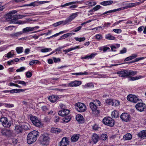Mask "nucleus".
<instances>
[{
  "label": "nucleus",
  "mask_w": 146,
  "mask_h": 146,
  "mask_svg": "<svg viewBox=\"0 0 146 146\" xmlns=\"http://www.w3.org/2000/svg\"><path fill=\"white\" fill-rule=\"evenodd\" d=\"M79 134L74 135L71 138V141L74 142L77 141L79 138Z\"/></svg>",
  "instance_id": "25"
},
{
  "label": "nucleus",
  "mask_w": 146,
  "mask_h": 146,
  "mask_svg": "<svg viewBox=\"0 0 146 146\" xmlns=\"http://www.w3.org/2000/svg\"><path fill=\"white\" fill-rule=\"evenodd\" d=\"M75 106L76 109L79 112H84L86 110V106L83 103L81 102L77 103L75 104Z\"/></svg>",
  "instance_id": "4"
},
{
  "label": "nucleus",
  "mask_w": 146,
  "mask_h": 146,
  "mask_svg": "<svg viewBox=\"0 0 146 146\" xmlns=\"http://www.w3.org/2000/svg\"><path fill=\"white\" fill-rule=\"evenodd\" d=\"M82 28V26H80L76 28L73 31L75 32H77L79 31Z\"/></svg>",
  "instance_id": "62"
},
{
  "label": "nucleus",
  "mask_w": 146,
  "mask_h": 146,
  "mask_svg": "<svg viewBox=\"0 0 146 146\" xmlns=\"http://www.w3.org/2000/svg\"><path fill=\"white\" fill-rule=\"evenodd\" d=\"M70 112V111L67 109H63L62 110L59 111L58 112V114L62 116H64L68 115Z\"/></svg>",
  "instance_id": "17"
},
{
  "label": "nucleus",
  "mask_w": 146,
  "mask_h": 146,
  "mask_svg": "<svg viewBox=\"0 0 146 146\" xmlns=\"http://www.w3.org/2000/svg\"><path fill=\"white\" fill-rule=\"evenodd\" d=\"M99 139V136L96 133H94L92 137V140L94 144L96 143Z\"/></svg>",
  "instance_id": "20"
},
{
  "label": "nucleus",
  "mask_w": 146,
  "mask_h": 146,
  "mask_svg": "<svg viewBox=\"0 0 146 146\" xmlns=\"http://www.w3.org/2000/svg\"><path fill=\"white\" fill-rule=\"evenodd\" d=\"M9 85L10 86H15L18 87V88H21V87L19 85H18L17 84H14V83H12V82H11L9 83Z\"/></svg>",
  "instance_id": "64"
},
{
  "label": "nucleus",
  "mask_w": 146,
  "mask_h": 146,
  "mask_svg": "<svg viewBox=\"0 0 146 146\" xmlns=\"http://www.w3.org/2000/svg\"><path fill=\"white\" fill-rule=\"evenodd\" d=\"M107 137L108 136L107 135L105 134H102L101 135V139L103 140H106L107 139Z\"/></svg>",
  "instance_id": "47"
},
{
  "label": "nucleus",
  "mask_w": 146,
  "mask_h": 146,
  "mask_svg": "<svg viewBox=\"0 0 146 146\" xmlns=\"http://www.w3.org/2000/svg\"><path fill=\"white\" fill-rule=\"evenodd\" d=\"M142 77L141 76H136V77H132L131 78V80H138Z\"/></svg>",
  "instance_id": "52"
},
{
  "label": "nucleus",
  "mask_w": 146,
  "mask_h": 146,
  "mask_svg": "<svg viewBox=\"0 0 146 146\" xmlns=\"http://www.w3.org/2000/svg\"><path fill=\"white\" fill-rule=\"evenodd\" d=\"M5 106L7 108H12L14 106V105L13 104H5Z\"/></svg>",
  "instance_id": "54"
},
{
  "label": "nucleus",
  "mask_w": 146,
  "mask_h": 146,
  "mask_svg": "<svg viewBox=\"0 0 146 146\" xmlns=\"http://www.w3.org/2000/svg\"><path fill=\"white\" fill-rule=\"evenodd\" d=\"M101 6L100 5H97L93 8V10H94V11H96L100 9L101 8Z\"/></svg>",
  "instance_id": "49"
},
{
  "label": "nucleus",
  "mask_w": 146,
  "mask_h": 146,
  "mask_svg": "<svg viewBox=\"0 0 146 146\" xmlns=\"http://www.w3.org/2000/svg\"><path fill=\"white\" fill-rule=\"evenodd\" d=\"M49 2L50 1H35L31 3V7L33 6L35 7L36 6H38L40 5H42L43 4L49 3Z\"/></svg>",
  "instance_id": "14"
},
{
  "label": "nucleus",
  "mask_w": 146,
  "mask_h": 146,
  "mask_svg": "<svg viewBox=\"0 0 146 146\" xmlns=\"http://www.w3.org/2000/svg\"><path fill=\"white\" fill-rule=\"evenodd\" d=\"M61 25L62 24L63 25H65L69 23L67 19L65 20L61 21Z\"/></svg>",
  "instance_id": "56"
},
{
  "label": "nucleus",
  "mask_w": 146,
  "mask_h": 146,
  "mask_svg": "<svg viewBox=\"0 0 146 146\" xmlns=\"http://www.w3.org/2000/svg\"><path fill=\"white\" fill-rule=\"evenodd\" d=\"M121 10V8H119L117 9L108 11H107L106 12H105L104 13H102V14H101V15H105V14H107L108 13H111L115 12H116L118 11H119V10Z\"/></svg>",
  "instance_id": "30"
},
{
  "label": "nucleus",
  "mask_w": 146,
  "mask_h": 146,
  "mask_svg": "<svg viewBox=\"0 0 146 146\" xmlns=\"http://www.w3.org/2000/svg\"><path fill=\"white\" fill-rule=\"evenodd\" d=\"M60 130L59 129L52 127L51 129V132L52 133H58L60 132Z\"/></svg>",
  "instance_id": "27"
},
{
  "label": "nucleus",
  "mask_w": 146,
  "mask_h": 146,
  "mask_svg": "<svg viewBox=\"0 0 146 146\" xmlns=\"http://www.w3.org/2000/svg\"><path fill=\"white\" fill-rule=\"evenodd\" d=\"M78 13V12H76L72 13L67 18L69 22H71L77 16Z\"/></svg>",
  "instance_id": "19"
},
{
  "label": "nucleus",
  "mask_w": 146,
  "mask_h": 146,
  "mask_svg": "<svg viewBox=\"0 0 146 146\" xmlns=\"http://www.w3.org/2000/svg\"><path fill=\"white\" fill-rule=\"evenodd\" d=\"M69 36H70V35L69 34V33H68L62 35L61 36V38H62V39H64L66 38H67Z\"/></svg>",
  "instance_id": "58"
},
{
  "label": "nucleus",
  "mask_w": 146,
  "mask_h": 146,
  "mask_svg": "<svg viewBox=\"0 0 146 146\" xmlns=\"http://www.w3.org/2000/svg\"><path fill=\"white\" fill-rule=\"evenodd\" d=\"M94 85L91 83H89L86 84L84 86V88H86L88 87H94Z\"/></svg>",
  "instance_id": "37"
},
{
  "label": "nucleus",
  "mask_w": 146,
  "mask_h": 146,
  "mask_svg": "<svg viewBox=\"0 0 146 146\" xmlns=\"http://www.w3.org/2000/svg\"><path fill=\"white\" fill-rule=\"evenodd\" d=\"M127 99L128 100L131 102L134 103L137 102L139 101V100L136 96L132 95H128L127 97Z\"/></svg>",
  "instance_id": "11"
},
{
  "label": "nucleus",
  "mask_w": 146,
  "mask_h": 146,
  "mask_svg": "<svg viewBox=\"0 0 146 146\" xmlns=\"http://www.w3.org/2000/svg\"><path fill=\"white\" fill-rule=\"evenodd\" d=\"M127 52V49L126 48L124 47L123 48L122 50H120V53L121 54H123L124 53H125Z\"/></svg>",
  "instance_id": "60"
},
{
  "label": "nucleus",
  "mask_w": 146,
  "mask_h": 146,
  "mask_svg": "<svg viewBox=\"0 0 146 146\" xmlns=\"http://www.w3.org/2000/svg\"><path fill=\"white\" fill-rule=\"evenodd\" d=\"M40 142L41 144L43 146H46L48 145L50 138L47 134H44L40 137Z\"/></svg>",
  "instance_id": "3"
},
{
  "label": "nucleus",
  "mask_w": 146,
  "mask_h": 146,
  "mask_svg": "<svg viewBox=\"0 0 146 146\" xmlns=\"http://www.w3.org/2000/svg\"><path fill=\"white\" fill-rule=\"evenodd\" d=\"M137 73L136 71L131 70H122L117 72L116 74L120 77L126 78L130 76H133Z\"/></svg>",
  "instance_id": "1"
},
{
  "label": "nucleus",
  "mask_w": 146,
  "mask_h": 146,
  "mask_svg": "<svg viewBox=\"0 0 146 146\" xmlns=\"http://www.w3.org/2000/svg\"><path fill=\"white\" fill-rule=\"evenodd\" d=\"M30 119L33 124L35 126L39 127L42 126V124L36 117L32 115L30 116Z\"/></svg>",
  "instance_id": "6"
},
{
  "label": "nucleus",
  "mask_w": 146,
  "mask_h": 146,
  "mask_svg": "<svg viewBox=\"0 0 146 146\" xmlns=\"http://www.w3.org/2000/svg\"><path fill=\"white\" fill-rule=\"evenodd\" d=\"M112 100L111 99H107L106 100V103L109 105L112 104Z\"/></svg>",
  "instance_id": "51"
},
{
  "label": "nucleus",
  "mask_w": 146,
  "mask_h": 146,
  "mask_svg": "<svg viewBox=\"0 0 146 146\" xmlns=\"http://www.w3.org/2000/svg\"><path fill=\"white\" fill-rule=\"evenodd\" d=\"M146 58V57H140L139 58H136L134 60L131 62H130V63H134L135 62H137L140 60H143Z\"/></svg>",
  "instance_id": "39"
},
{
  "label": "nucleus",
  "mask_w": 146,
  "mask_h": 146,
  "mask_svg": "<svg viewBox=\"0 0 146 146\" xmlns=\"http://www.w3.org/2000/svg\"><path fill=\"white\" fill-rule=\"evenodd\" d=\"M17 83L19 84H21L24 86H26V83L24 81L21 80H18Z\"/></svg>",
  "instance_id": "55"
},
{
  "label": "nucleus",
  "mask_w": 146,
  "mask_h": 146,
  "mask_svg": "<svg viewBox=\"0 0 146 146\" xmlns=\"http://www.w3.org/2000/svg\"><path fill=\"white\" fill-rule=\"evenodd\" d=\"M110 50V48L109 47L104 46L103 47L102 50L104 52H106L108 50ZM100 50H102L101 49H100Z\"/></svg>",
  "instance_id": "61"
},
{
  "label": "nucleus",
  "mask_w": 146,
  "mask_h": 146,
  "mask_svg": "<svg viewBox=\"0 0 146 146\" xmlns=\"http://www.w3.org/2000/svg\"><path fill=\"white\" fill-rule=\"evenodd\" d=\"M53 59L54 62L56 63L60 61L61 60L60 58H56L55 57L53 58Z\"/></svg>",
  "instance_id": "57"
},
{
  "label": "nucleus",
  "mask_w": 146,
  "mask_h": 146,
  "mask_svg": "<svg viewBox=\"0 0 146 146\" xmlns=\"http://www.w3.org/2000/svg\"><path fill=\"white\" fill-rule=\"evenodd\" d=\"M10 142H12V144L14 145L17 143L18 142L17 140V139L14 138L11 139H10L9 140Z\"/></svg>",
  "instance_id": "41"
},
{
  "label": "nucleus",
  "mask_w": 146,
  "mask_h": 146,
  "mask_svg": "<svg viewBox=\"0 0 146 146\" xmlns=\"http://www.w3.org/2000/svg\"><path fill=\"white\" fill-rule=\"evenodd\" d=\"M70 119L71 117L70 116H67L63 119V121L66 123H67L70 121Z\"/></svg>",
  "instance_id": "44"
},
{
  "label": "nucleus",
  "mask_w": 146,
  "mask_h": 146,
  "mask_svg": "<svg viewBox=\"0 0 146 146\" xmlns=\"http://www.w3.org/2000/svg\"><path fill=\"white\" fill-rule=\"evenodd\" d=\"M120 104L119 102L117 100H113L112 102V105L113 106H119Z\"/></svg>",
  "instance_id": "34"
},
{
  "label": "nucleus",
  "mask_w": 146,
  "mask_h": 146,
  "mask_svg": "<svg viewBox=\"0 0 146 146\" xmlns=\"http://www.w3.org/2000/svg\"><path fill=\"white\" fill-rule=\"evenodd\" d=\"M22 34V32H19L11 34V36L13 37H17L21 35Z\"/></svg>",
  "instance_id": "43"
},
{
  "label": "nucleus",
  "mask_w": 146,
  "mask_h": 146,
  "mask_svg": "<svg viewBox=\"0 0 146 146\" xmlns=\"http://www.w3.org/2000/svg\"><path fill=\"white\" fill-rule=\"evenodd\" d=\"M58 98V96L52 95L49 96L48 99L52 102L54 103L57 101Z\"/></svg>",
  "instance_id": "21"
},
{
  "label": "nucleus",
  "mask_w": 146,
  "mask_h": 146,
  "mask_svg": "<svg viewBox=\"0 0 146 146\" xmlns=\"http://www.w3.org/2000/svg\"><path fill=\"white\" fill-rule=\"evenodd\" d=\"M25 67H21L19 69H17L16 70V71L17 72H22L25 70Z\"/></svg>",
  "instance_id": "50"
},
{
  "label": "nucleus",
  "mask_w": 146,
  "mask_h": 146,
  "mask_svg": "<svg viewBox=\"0 0 146 146\" xmlns=\"http://www.w3.org/2000/svg\"><path fill=\"white\" fill-rule=\"evenodd\" d=\"M78 3V2L76 1H73L70 2L66 3L64 5H62L61 6L62 7H64L66 6H68L71 5H73V4H76Z\"/></svg>",
  "instance_id": "33"
},
{
  "label": "nucleus",
  "mask_w": 146,
  "mask_h": 146,
  "mask_svg": "<svg viewBox=\"0 0 146 146\" xmlns=\"http://www.w3.org/2000/svg\"><path fill=\"white\" fill-rule=\"evenodd\" d=\"M39 62V61L38 60H33L30 61L29 62V64L30 65L32 66L34 64H37Z\"/></svg>",
  "instance_id": "42"
},
{
  "label": "nucleus",
  "mask_w": 146,
  "mask_h": 146,
  "mask_svg": "<svg viewBox=\"0 0 146 146\" xmlns=\"http://www.w3.org/2000/svg\"><path fill=\"white\" fill-rule=\"evenodd\" d=\"M97 54L96 53H92L90 55H88V59H92L94 58L95 56Z\"/></svg>",
  "instance_id": "45"
},
{
  "label": "nucleus",
  "mask_w": 146,
  "mask_h": 146,
  "mask_svg": "<svg viewBox=\"0 0 146 146\" xmlns=\"http://www.w3.org/2000/svg\"><path fill=\"white\" fill-rule=\"evenodd\" d=\"M113 3V1L112 0L106 1L101 2L100 4L104 6H106L112 4Z\"/></svg>",
  "instance_id": "22"
},
{
  "label": "nucleus",
  "mask_w": 146,
  "mask_h": 146,
  "mask_svg": "<svg viewBox=\"0 0 146 146\" xmlns=\"http://www.w3.org/2000/svg\"><path fill=\"white\" fill-rule=\"evenodd\" d=\"M95 37L98 40H100L101 39L103 38L102 35L100 34H97L95 36Z\"/></svg>",
  "instance_id": "46"
},
{
  "label": "nucleus",
  "mask_w": 146,
  "mask_h": 146,
  "mask_svg": "<svg viewBox=\"0 0 146 146\" xmlns=\"http://www.w3.org/2000/svg\"><path fill=\"white\" fill-rule=\"evenodd\" d=\"M73 75H87L88 74V72H80L79 73H72V74Z\"/></svg>",
  "instance_id": "36"
},
{
  "label": "nucleus",
  "mask_w": 146,
  "mask_h": 146,
  "mask_svg": "<svg viewBox=\"0 0 146 146\" xmlns=\"http://www.w3.org/2000/svg\"><path fill=\"white\" fill-rule=\"evenodd\" d=\"M141 2L129 3V8L135 7L141 4Z\"/></svg>",
  "instance_id": "32"
},
{
  "label": "nucleus",
  "mask_w": 146,
  "mask_h": 146,
  "mask_svg": "<svg viewBox=\"0 0 146 146\" xmlns=\"http://www.w3.org/2000/svg\"><path fill=\"white\" fill-rule=\"evenodd\" d=\"M25 16L23 15H13L12 23H16V20L19 19H21Z\"/></svg>",
  "instance_id": "18"
},
{
  "label": "nucleus",
  "mask_w": 146,
  "mask_h": 146,
  "mask_svg": "<svg viewBox=\"0 0 146 146\" xmlns=\"http://www.w3.org/2000/svg\"><path fill=\"white\" fill-rule=\"evenodd\" d=\"M1 133L3 135L8 137H11L13 134L12 131L6 129H2L1 130Z\"/></svg>",
  "instance_id": "10"
},
{
  "label": "nucleus",
  "mask_w": 146,
  "mask_h": 146,
  "mask_svg": "<svg viewBox=\"0 0 146 146\" xmlns=\"http://www.w3.org/2000/svg\"><path fill=\"white\" fill-rule=\"evenodd\" d=\"M26 74L27 77L28 78L31 77L32 75V73L31 72L29 71L27 72Z\"/></svg>",
  "instance_id": "63"
},
{
  "label": "nucleus",
  "mask_w": 146,
  "mask_h": 146,
  "mask_svg": "<svg viewBox=\"0 0 146 146\" xmlns=\"http://www.w3.org/2000/svg\"><path fill=\"white\" fill-rule=\"evenodd\" d=\"M76 119L80 123H82L84 122V119L82 115L78 114L76 116Z\"/></svg>",
  "instance_id": "24"
},
{
  "label": "nucleus",
  "mask_w": 146,
  "mask_h": 146,
  "mask_svg": "<svg viewBox=\"0 0 146 146\" xmlns=\"http://www.w3.org/2000/svg\"><path fill=\"white\" fill-rule=\"evenodd\" d=\"M132 138V135L129 133H128L126 134L123 136V138L125 140H131Z\"/></svg>",
  "instance_id": "26"
},
{
  "label": "nucleus",
  "mask_w": 146,
  "mask_h": 146,
  "mask_svg": "<svg viewBox=\"0 0 146 146\" xmlns=\"http://www.w3.org/2000/svg\"><path fill=\"white\" fill-rule=\"evenodd\" d=\"M90 107L92 110L93 114L97 115L99 113L97 105H96L94 103L91 102L90 103Z\"/></svg>",
  "instance_id": "8"
},
{
  "label": "nucleus",
  "mask_w": 146,
  "mask_h": 146,
  "mask_svg": "<svg viewBox=\"0 0 146 146\" xmlns=\"http://www.w3.org/2000/svg\"><path fill=\"white\" fill-rule=\"evenodd\" d=\"M81 84L82 82L80 81L75 80L71 82L70 83L68 84L67 85L68 86L70 87H76L79 86Z\"/></svg>",
  "instance_id": "15"
},
{
  "label": "nucleus",
  "mask_w": 146,
  "mask_h": 146,
  "mask_svg": "<svg viewBox=\"0 0 146 146\" xmlns=\"http://www.w3.org/2000/svg\"><path fill=\"white\" fill-rule=\"evenodd\" d=\"M0 121L3 125L5 127H9L11 124L8 121L7 118L6 117H2L0 118Z\"/></svg>",
  "instance_id": "9"
},
{
  "label": "nucleus",
  "mask_w": 146,
  "mask_h": 146,
  "mask_svg": "<svg viewBox=\"0 0 146 146\" xmlns=\"http://www.w3.org/2000/svg\"><path fill=\"white\" fill-rule=\"evenodd\" d=\"M33 31V29L31 27H28L23 29V33H25L29 31Z\"/></svg>",
  "instance_id": "28"
},
{
  "label": "nucleus",
  "mask_w": 146,
  "mask_h": 146,
  "mask_svg": "<svg viewBox=\"0 0 146 146\" xmlns=\"http://www.w3.org/2000/svg\"><path fill=\"white\" fill-rule=\"evenodd\" d=\"M120 118L122 121L127 122L129 121L131 119L129 115L125 113H122L120 116Z\"/></svg>",
  "instance_id": "12"
},
{
  "label": "nucleus",
  "mask_w": 146,
  "mask_h": 146,
  "mask_svg": "<svg viewBox=\"0 0 146 146\" xmlns=\"http://www.w3.org/2000/svg\"><path fill=\"white\" fill-rule=\"evenodd\" d=\"M52 50V49L51 48H45L41 49L40 51L41 52H45L49 51H51Z\"/></svg>",
  "instance_id": "40"
},
{
  "label": "nucleus",
  "mask_w": 146,
  "mask_h": 146,
  "mask_svg": "<svg viewBox=\"0 0 146 146\" xmlns=\"http://www.w3.org/2000/svg\"><path fill=\"white\" fill-rule=\"evenodd\" d=\"M113 31L117 33H120L121 32V30L120 29H114L113 30Z\"/></svg>",
  "instance_id": "53"
},
{
  "label": "nucleus",
  "mask_w": 146,
  "mask_h": 146,
  "mask_svg": "<svg viewBox=\"0 0 146 146\" xmlns=\"http://www.w3.org/2000/svg\"><path fill=\"white\" fill-rule=\"evenodd\" d=\"M111 116L114 118H117L119 117L118 112L117 111H114L111 113Z\"/></svg>",
  "instance_id": "31"
},
{
  "label": "nucleus",
  "mask_w": 146,
  "mask_h": 146,
  "mask_svg": "<svg viewBox=\"0 0 146 146\" xmlns=\"http://www.w3.org/2000/svg\"><path fill=\"white\" fill-rule=\"evenodd\" d=\"M17 12V11L16 10L10 11L8 13L5 15V18L7 21H11L12 22L13 15Z\"/></svg>",
  "instance_id": "7"
},
{
  "label": "nucleus",
  "mask_w": 146,
  "mask_h": 146,
  "mask_svg": "<svg viewBox=\"0 0 146 146\" xmlns=\"http://www.w3.org/2000/svg\"><path fill=\"white\" fill-rule=\"evenodd\" d=\"M39 133L38 131L34 130L29 133L27 137L28 143L30 144L35 142L39 136Z\"/></svg>",
  "instance_id": "2"
},
{
  "label": "nucleus",
  "mask_w": 146,
  "mask_h": 146,
  "mask_svg": "<svg viewBox=\"0 0 146 146\" xmlns=\"http://www.w3.org/2000/svg\"><path fill=\"white\" fill-rule=\"evenodd\" d=\"M23 48L22 47H18L16 48V50L18 53H21L23 52Z\"/></svg>",
  "instance_id": "35"
},
{
  "label": "nucleus",
  "mask_w": 146,
  "mask_h": 146,
  "mask_svg": "<svg viewBox=\"0 0 146 146\" xmlns=\"http://www.w3.org/2000/svg\"><path fill=\"white\" fill-rule=\"evenodd\" d=\"M14 27L13 26H9L7 27H6L5 28V29L6 30H10V31H12L13 29L12 28V27Z\"/></svg>",
  "instance_id": "59"
},
{
  "label": "nucleus",
  "mask_w": 146,
  "mask_h": 146,
  "mask_svg": "<svg viewBox=\"0 0 146 146\" xmlns=\"http://www.w3.org/2000/svg\"><path fill=\"white\" fill-rule=\"evenodd\" d=\"M138 136L141 138L145 139L146 137V130H143L139 132L137 134Z\"/></svg>",
  "instance_id": "23"
},
{
  "label": "nucleus",
  "mask_w": 146,
  "mask_h": 146,
  "mask_svg": "<svg viewBox=\"0 0 146 146\" xmlns=\"http://www.w3.org/2000/svg\"><path fill=\"white\" fill-rule=\"evenodd\" d=\"M105 37L106 39L108 40H113L115 39V37L109 34L106 35Z\"/></svg>",
  "instance_id": "29"
},
{
  "label": "nucleus",
  "mask_w": 146,
  "mask_h": 146,
  "mask_svg": "<svg viewBox=\"0 0 146 146\" xmlns=\"http://www.w3.org/2000/svg\"><path fill=\"white\" fill-rule=\"evenodd\" d=\"M74 39L76 40V41H78L80 42L83 41L85 40V38L84 37L82 38H78V37H75Z\"/></svg>",
  "instance_id": "38"
},
{
  "label": "nucleus",
  "mask_w": 146,
  "mask_h": 146,
  "mask_svg": "<svg viewBox=\"0 0 146 146\" xmlns=\"http://www.w3.org/2000/svg\"><path fill=\"white\" fill-rule=\"evenodd\" d=\"M137 110L140 111H144L145 109L146 108L145 105L143 103H138L135 106Z\"/></svg>",
  "instance_id": "13"
},
{
  "label": "nucleus",
  "mask_w": 146,
  "mask_h": 146,
  "mask_svg": "<svg viewBox=\"0 0 146 146\" xmlns=\"http://www.w3.org/2000/svg\"><path fill=\"white\" fill-rule=\"evenodd\" d=\"M69 141L68 139L66 137H63L60 142V146H67L69 145Z\"/></svg>",
  "instance_id": "16"
},
{
  "label": "nucleus",
  "mask_w": 146,
  "mask_h": 146,
  "mask_svg": "<svg viewBox=\"0 0 146 146\" xmlns=\"http://www.w3.org/2000/svg\"><path fill=\"white\" fill-rule=\"evenodd\" d=\"M102 122L105 125L111 127H113L114 124V120L110 117H105L103 119Z\"/></svg>",
  "instance_id": "5"
},
{
  "label": "nucleus",
  "mask_w": 146,
  "mask_h": 146,
  "mask_svg": "<svg viewBox=\"0 0 146 146\" xmlns=\"http://www.w3.org/2000/svg\"><path fill=\"white\" fill-rule=\"evenodd\" d=\"M80 48V46H76L75 47L73 48H70L68 49V52H69L73 50L76 49H78Z\"/></svg>",
  "instance_id": "48"
}]
</instances>
